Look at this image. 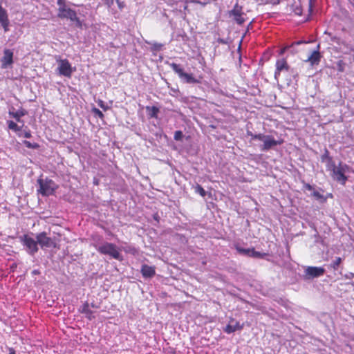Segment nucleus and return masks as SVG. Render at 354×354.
Returning a JSON list of instances; mask_svg holds the SVG:
<instances>
[{
	"mask_svg": "<svg viewBox=\"0 0 354 354\" xmlns=\"http://www.w3.org/2000/svg\"><path fill=\"white\" fill-rule=\"evenodd\" d=\"M12 57L13 53L9 49H6L2 59V66L3 68H6L12 63Z\"/></svg>",
	"mask_w": 354,
	"mask_h": 354,
	"instance_id": "obj_15",
	"label": "nucleus"
},
{
	"mask_svg": "<svg viewBox=\"0 0 354 354\" xmlns=\"http://www.w3.org/2000/svg\"><path fill=\"white\" fill-rule=\"evenodd\" d=\"M248 135L251 137L252 140H259V136H262L263 134L262 133L253 134L252 132L248 131Z\"/></svg>",
	"mask_w": 354,
	"mask_h": 354,
	"instance_id": "obj_29",
	"label": "nucleus"
},
{
	"mask_svg": "<svg viewBox=\"0 0 354 354\" xmlns=\"http://www.w3.org/2000/svg\"><path fill=\"white\" fill-rule=\"evenodd\" d=\"M19 239L28 254L34 256L38 252L39 248L37 239H35L28 234L21 236Z\"/></svg>",
	"mask_w": 354,
	"mask_h": 354,
	"instance_id": "obj_2",
	"label": "nucleus"
},
{
	"mask_svg": "<svg viewBox=\"0 0 354 354\" xmlns=\"http://www.w3.org/2000/svg\"><path fill=\"white\" fill-rule=\"evenodd\" d=\"M58 66L57 71L59 75L71 77L74 71L71 63L66 59H57Z\"/></svg>",
	"mask_w": 354,
	"mask_h": 354,
	"instance_id": "obj_7",
	"label": "nucleus"
},
{
	"mask_svg": "<svg viewBox=\"0 0 354 354\" xmlns=\"http://www.w3.org/2000/svg\"><path fill=\"white\" fill-rule=\"evenodd\" d=\"M82 313L85 314L86 317L89 319H92L93 318V312L89 308V305L88 303H85L82 307Z\"/></svg>",
	"mask_w": 354,
	"mask_h": 354,
	"instance_id": "obj_19",
	"label": "nucleus"
},
{
	"mask_svg": "<svg viewBox=\"0 0 354 354\" xmlns=\"http://www.w3.org/2000/svg\"><path fill=\"white\" fill-rule=\"evenodd\" d=\"M183 137V133L181 131H176L174 133V138L175 140H181Z\"/></svg>",
	"mask_w": 354,
	"mask_h": 354,
	"instance_id": "obj_27",
	"label": "nucleus"
},
{
	"mask_svg": "<svg viewBox=\"0 0 354 354\" xmlns=\"http://www.w3.org/2000/svg\"><path fill=\"white\" fill-rule=\"evenodd\" d=\"M354 277V273H352V272H349V273H348V274H346L345 275V277H346V279H351V278H352V277Z\"/></svg>",
	"mask_w": 354,
	"mask_h": 354,
	"instance_id": "obj_37",
	"label": "nucleus"
},
{
	"mask_svg": "<svg viewBox=\"0 0 354 354\" xmlns=\"http://www.w3.org/2000/svg\"><path fill=\"white\" fill-rule=\"evenodd\" d=\"M23 144L28 149H37L39 148V145L37 143H31L28 140H24Z\"/></svg>",
	"mask_w": 354,
	"mask_h": 354,
	"instance_id": "obj_23",
	"label": "nucleus"
},
{
	"mask_svg": "<svg viewBox=\"0 0 354 354\" xmlns=\"http://www.w3.org/2000/svg\"><path fill=\"white\" fill-rule=\"evenodd\" d=\"M267 255L266 253H261L255 251L253 248L251 249L250 257L258 259H263Z\"/></svg>",
	"mask_w": 354,
	"mask_h": 354,
	"instance_id": "obj_21",
	"label": "nucleus"
},
{
	"mask_svg": "<svg viewBox=\"0 0 354 354\" xmlns=\"http://www.w3.org/2000/svg\"><path fill=\"white\" fill-rule=\"evenodd\" d=\"M342 262V258L341 257H337L335 259V260L333 262V263L331 264V267L334 269V270H337L339 265Z\"/></svg>",
	"mask_w": 354,
	"mask_h": 354,
	"instance_id": "obj_26",
	"label": "nucleus"
},
{
	"mask_svg": "<svg viewBox=\"0 0 354 354\" xmlns=\"http://www.w3.org/2000/svg\"><path fill=\"white\" fill-rule=\"evenodd\" d=\"M327 168L328 170L331 171V176L333 180L342 185H345L348 180L346 174L350 171V167L346 164L339 162L338 165H336L334 162L330 160L327 163Z\"/></svg>",
	"mask_w": 354,
	"mask_h": 354,
	"instance_id": "obj_1",
	"label": "nucleus"
},
{
	"mask_svg": "<svg viewBox=\"0 0 354 354\" xmlns=\"http://www.w3.org/2000/svg\"><path fill=\"white\" fill-rule=\"evenodd\" d=\"M194 189L196 193L199 194L203 197L206 195V192L200 185H196Z\"/></svg>",
	"mask_w": 354,
	"mask_h": 354,
	"instance_id": "obj_24",
	"label": "nucleus"
},
{
	"mask_svg": "<svg viewBox=\"0 0 354 354\" xmlns=\"http://www.w3.org/2000/svg\"><path fill=\"white\" fill-rule=\"evenodd\" d=\"M306 188L308 190H310V191L313 189V187H312L310 185H309V184H306Z\"/></svg>",
	"mask_w": 354,
	"mask_h": 354,
	"instance_id": "obj_39",
	"label": "nucleus"
},
{
	"mask_svg": "<svg viewBox=\"0 0 354 354\" xmlns=\"http://www.w3.org/2000/svg\"><path fill=\"white\" fill-rule=\"evenodd\" d=\"M9 115L15 118L17 122L21 123L22 126L24 125V122L21 120V118L25 115L24 111H17L16 112L10 111Z\"/></svg>",
	"mask_w": 354,
	"mask_h": 354,
	"instance_id": "obj_18",
	"label": "nucleus"
},
{
	"mask_svg": "<svg viewBox=\"0 0 354 354\" xmlns=\"http://www.w3.org/2000/svg\"><path fill=\"white\" fill-rule=\"evenodd\" d=\"M306 279H312L319 277L325 273V269L322 267L308 266L304 270Z\"/></svg>",
	"mask_w": 354,
	"mask_h": 354,
	"instance_id": "obj_9",
	"label": "nucleus"
},
{
	"mask_svg": "<svg viewBox=\"0 0 354 354\" xmlns=\"http://www.w3.org/2000/svg\"><path fill=\"white\" fill-rule=\"evenodd\" d=\"M35 238L37 239L38 245H39L41 248L55 247L54 241L47 236V234L44 232L37 234Z\"/></svg>",
	"mask_w": 354,
	"mask_h": 354,
	"instance_id": "obj_10",
	"label": "nucleus"
},
{
	"mask_svg": "<svg viewBox=\"0 0 354 354\" xmlns=\"http://www.w3.org/2000/svg\"><path fill=\"white\" fill-rule=\"evenodd\" d=\"M116 2H117V3H118V6L119 8H120V9H122V8H123V7H124V3H123V2L120 1L119 0H116Z\"/></svg>",
	"mask_w": 354,
	"mask_h": 354,
	"instance_id": "obj_36",
	"label": "nucleus"
},
{
	"mask_svg": "<svg viewBox=\"0 0 354 354\" xmlns=\"http://www.w3.org/2000/svg\"><path fill=\"white\" fill-rule=\"evenodd\" d=\"M171 68L178 74L179 78L184 83L187 84H197L199 83L200 81L196 79L192 74L185 73L183 69L180 67V65L171 63L169 64Z\"/></svg>",
	"mask_w": 354,
	"mask_h": 354,
	"instance_id": "obj_4",
	"label": "nucleus"
},
{
	"mask_svg": "<svg viewBox=\"0 0 354 354\" xmlns=\"http://www.w3.org/2000/svg\"><path fill=\"white\" fill-rule=\"evenodd\" d=\"M158 112H159V109L156 106H152L150 109L149 115L151 118H156Z\"/></svg>",
	"mask_w": 354,
	"mask_h": 354,
	"instance_id": "obj_25",
	"label": "nucleus"
},
{
	"mask_svg": "<svg viewBox=\"0 0 354 354\" xmlns=\"http://www.w3.org/2000/svg\"><path fill=\"white\" fill-rule=\"evenodd\" d=\"M9 354H15V350H13V349H10V353H9Z\"/></svg>",
	"mask_w": 354,
	"mask_h": 354,
	"instance_id": "obj_41",
	"label": "nucleus"
},
{
	"mask_svg": "<svg viewBox=\"0 0 354 354\" xmlns=\"http://www.w3.org/2000/svg\"><path fill=\"white\" fill-rule=\"evenodd\" d=\"M7 20H9L7 11L0 5V23L5 22L6 24Z\"/></svg>",
	"mask_w": 354,
	"mask_h": 354,
	"instance_id": "obj_20",
	"label": "nucleus"
},
{
	"mask_svg": "<svg viewBox=\"0 0 354 354\" xmlns=\"http://www.w3.org/2000/svg\"><path fill=\"white\" fill-rule=\"evenodd\" d=\"M141 272L144 277L151 278L155 274V268L152 266L143 265L141 268Z\"/></svg>",
	"mask_w": 354,
	"mask_h": 354,
	"instance_id": "obj_16",
	"label": "nucleus"
},
{
	"mask_svg": "<svg viewBox=\"0 0 354 354\" xmlns=\"http://www.w3.org/2000/svg\"><path fill=\"white\" fill-rule=\"evenodd\" d=\"M32 273H33L34 274H38V273H39V271H38V270H33V271H32Z\"/></svg>",
	"mask_w": 354,
	"mask_h": 354,
	"instance_id": "obj_42",
	"label": "nucleus"
},
{
	"mask_svg": "<svg viewBox=\"0 0 354 354\" xmlns=\"http://www.w3.org/2000/svg\"><path fill=\"white\" fill-rule=\"evenodd\" d=\"M20 133H21V136H24L26 138H30L31 137V133L30 131H25L24 133L21 131Z\"/></svg>",
	"mask_w": 354,
	"mask_h": 354,
	"instance_id": "obj_31",
	"label": "nucleus"
},
{
	"mask_svg": "<svg viewBox=\"0 0 354 354\" xmlns=\"http://www.w3.org/2000/svg\"><path fill=\"white\" fill-rule=\"evenodd\" d=\"M288 65L284 59H278L276 62V70L274 72V78L278 80L280 73L283 71H288Z\"/></svg>",
	"mask_w": 354,
	"mask_h": 354,
	"instance_id": "obj_12",
	"label": "nucleus"
},
{
	"mask_svg": "<svg viewBox=\"0 0 354 354\" xmlns=\"http://www.w3.org/2000/svg\"><path fill=\"white\" fill-rule=\"evenodd\" d=\"M259 140L263 142L261 147V151H266L272 147L281 145V141L277 140L272 136L263 134L262 136H259Z\"/></svg>",
	"mask_w": 354,
	"mask_h": 354,
	"instance_id": "obj_8",
	"label": "nucleus"
},
{
	"mask_svg": "<svg viewBox=\"0 0 354 354\" xmlns=\"http://www.w3.org/2000/svg\"><path fill=\"white\" fill-rule=\"evenodd\" d=\"M155 46H156V48H160L162 46V45L161 44H156Z\"/></svg>",
	"mask_w": 354,
	"mask_h": 354,
	"instance_id": "obj_43",
	"label": "nucleus"
},
{
	"mask_svg": "<svg viewBox=\"0 0 354 354\" xmlns=\"http://www.w3.org/2000/svg\"><path fill=\"white\" fill-rule=\"evenodd\" d=\"M7 123H8V127L9 129L12 130L13 131L17 133V135L19 136H21V133L20 132L22 130V127H23L22 125L19 126L15 122H13L12 120L7 121Z\"/></svg>",
	"mask_w": 354,
	"mask_h": 354,
	"instance_id": "obj_17",
	"label": "nucleus"
},
{
	"mask_svg": "<svg viewBox=\"0 0 354 354\" xmlns=\"http://www.w3.org/2000/svg\"><path fill=\"white\" fill-rule=\"evenodd\" d=\"M37 183L39 185V192L43 196L52 195L55 190L57 189L56 184L50 179L39 178L37 180Z\"/></svg>",
	"mask_w": 354,
	"mask_h": 354,
	"instance_id": "obj_5",
	"label": "nucleus"
},
{
	"mask_svg": "<svg viewBox=\"0 0 354 354\" xmlns=\"http://www.w3.org/2000/svg\"><path fill=\"white\" fill-rule=\"evenodd\" d=\"M57 5L59 6L58 8H65L67 6L65 0H57Z\"/></svg>",
	"mask_w": 354,
	"mask_h": 354,
	"instance_id": "obj_30",
	"label": "nucleus"
},
{
	"mask_svg": "<svg viewBox=\"0 0 354 354\" xmlns=\"http://www.w3.org/2000/svg\"><path fill=\"white\" fill-rule=\"evenodd\" d=\"M0 24H1L2 27L3 28L4 31L7 32L8 30L9 20L6 21V24H5V22H1Z\"/></svg>",
	"mask_w": 354,
	"mask_h": 354,
	"instance_id": "obj_32",
	"label": "nucleus"
},
{
	"mask_svg": "<svg viewBox=\"0 0 354 354\" xmlns=\"http://www.w3.org/2000/svg\"><path fill=\"white\" fill-rule=\"evenodd\" d=\"M303 43H305V41H297L296 43H295L296 45H299L301 44H303Z\"/></svg>",
	"mask_w": 354,
	"mask_h": 354,
	"instance_id": "obj_40",
	"label": "nucleus"
},
{
	"mask_svg": "<svg viewBox=\"0 0 354 354\" xmlns=\"http://www.w3.org/2000/svg\"><path fill=\"white\" fill-rule=\"evenodd\" d=\"M319 45L317 46V49L314 50L311 55L306 60V62H310V65H317L321 60V55L319 51Z\"/></svg>",
	"mask_w": 354,
	"mask_h": 354,
	"instance_id": "obj_13",
	"label": "nucleus"
},
{
	"mask_svg": "<svg viewBox=\"0 0 354 354\" xmlns=\"http://www.w3.org/2000/svg\"><path fill=\"white\" fill-rule=\"evenodd\" d=\"M243 326L240 325L239 322L232 320L224 328V331L228 334L235 332L237 330L242 329Z\"/></svg>",
	"mask_w": 354,
	"mask_h": 354,
	"instance_id": "obj_14",
	"label": "nucleus"
},
{
	"mask_svg": "<svg viewBox=\"0 0 354 354\" xmlns=\"http://www.w3.org/2000/svg\"><path fill=\"white\" fill-rule=\"evenodd\" d=\"M98 105L104 110L106 109V107L104 106V102L102 100H100L98 102Z\"/></svg>",
	"mask_w": 354,
	"mask_h": 354,
	"instance_id": "obj_35",
	"label": "nucleus"
},
{
	"mask_svg": "<svg viewBox=\"0 0 354 354\" xmlns=\"http://www.w3.org/2000/svg\"><path fill=\"white\" fill-rule=\"evenodd\" d=\"M236 248L239 253L250 257L251 249H245L239 246H237Z\"/></svg>",
	"mask_w": 354,
	"mask_h": 354,
	"instance_id": "obj_22",
	"label": "nucleus"
},
{
	"mask_svg": "<svg viewBox=\"0 0 354 354\" xmlns=\"http://www.w3.org/2000/svg\"><path fill=\"white\" fill-rule=\"evenodd\" d=\"M58 17L61 19H68L71 21L75 22L76 25L78 27L82 26V22L77 17V15L75 10H72L71 8H68V6L65 8H58Z\"/></svg>",
	"mask_w": 354,
	"mask_h": 354,
	"instance_id": "obj_6",
	"label": "nucleus"
},
{
	"mask_svg": "<svg viewBox=\"0 0 354 354\" xmlns=\"http://www.w3.org/2000/svg\"><path fill=\"white\" fill-rule=\"evenodd\" d=\"M242 8L238 4H236L234 8L230 12V16L233 17L238 24H242L245 21L242 17Z\"/></svg>",
	"mask_w": 354,
	"mask_h": 354,
	"instance_id": "obj_11",
	"label": "nucleus"
},
{
	"mask_svg": "<svg viewBox=\"0 0 354 354\" xmlns=\"http://www.w3.org/2000/svg\"><path fill=\"white\" fill-rule=\"evenodd\" d=\"M97 251L103 254L109 255L112 258L121 261L122 257L117 246L111 243H104L97 248Z\"/></svg>",
	"mask_w": 354,
	"mask_h": 354,
	"instance_id": "obj_3",
	"label": "nucleus"
},
{
	"mask_svg": "<svg viewBox=\"0 0 354 354\" xmlns=\"http://www.w3.org/2000/svg\"><path fill=\"white\" fill-rule=\"evenodd\" d=\"M313 196L317 198V199H322L323 198V195L321 194L319 192L317 191H314L313 192Z\"/></svg>",
	"mask_w": 354,
	"mask_h": 354,
	"instance_id": "obj_33",
	"label": "nucleus"
},
{
	"mask_svg": "<svg viewBox=\"0 0 354 354\" xmlns=\"http://www.w3.org/2000/svg\"><path fill=\"white\" fill-rule=\"evenodd\" d=\"M104 1H105L106 4L109 7H111L112 5L113 4V1H114V0H104Z\"/></svg>",
	"mask_w": 354,
	"mask_h": 354,
	"instance_id": "obj_34",
	"label": "nucleus"
},
{
	"mask_svg": "<svg viewBox=\"0 0 354 354\" xmlns=\"http://www.w3.org/2000/svg\"><path fill=\"white\" fill-rule=\"evenodd\" d=\"M92 111L93 113H95V115L98 116L100 118H102L104 117L102 112L97 108H93Z\"/></svg>",
	"mask_w": 354,
	"mask_h": 354,
	"instance_id": "obj_28",
	"label": "nucleus"
},
{
	"mask_svg": "<svg viewBox=\"0 0 354 354\" xmlns=\"http://www.w3.org/2000/svg\"><path fill=\"white\" fill-rule=\"evenodd\" d=\"M289 47L288 46H286L284 48H283L281 51H280V54L281 55H283L286 51V50Z\"/></svg>",
	"mask_w": 354,
	"mask_h": 354,
	"instance_id": "obj_38",
	"label": "nucleus"
}]
</instances>
